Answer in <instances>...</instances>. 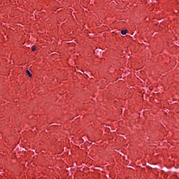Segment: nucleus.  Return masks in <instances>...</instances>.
Returning a JSON list of instances; mask_svg holds the SVG:
<instances>
[{
    "label": "nucleus",
    "mask_w": 179,
    "mask_h": 179,
    "mask_svg": "<svg viewBox=\"0 0 179 179\" xmlns=\"http://www.w3.org/2000/svg\"><path fill=\"white\" fill-rule=\"evenodd\" d=\"M27 75H28L29 78H31V73H30V71H29V69H27Z\"/></svg>",
    "instance_id": "2"
},
{
    "label": "nucleus",
    "mask_w": 179,
    "mask_h": 179,
    "mask_svg": "<svg viewBox=\"0 0 179 179\" xmlns=\"http://www.w3.org/2000/svg\"><path fill=\"white\" fill-rule=\"evenodd\" d=\"M32 51H36V48L34 46H32Z\"/></svg>",
    "instance_id": "3"
},
{
    "label": "nucleus",
    "mask_w": 179,
    "mask_h": 179,
    "mask_svg": "<svg viewBox=\"0 0 179 179\" xmlns=\"http://www.w3.org/2000/svg\"><path fill=\"white\" fill-rule=\"evenodd\" d=\"M121 34H122V36H125V34H127V30L126 29H123L121 31Z\"/></svg>",
    "instance_id": "1"
}]
</instances>
